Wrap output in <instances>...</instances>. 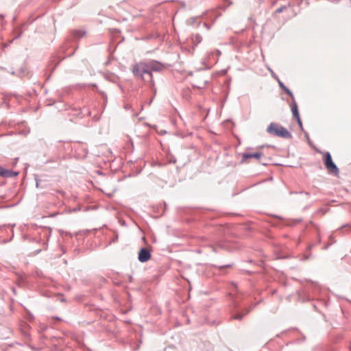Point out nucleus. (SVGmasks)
<instances>
[{"label": "nucleus", "mask_w": 351, "mask_h": 351, "mask_svg": "<svg viewBox=\"0 0 351 351\" xmlns=\"http://www.w3.org/2000/svg\"><path fill=\"white\" fill-rule=\"evenodd\" d=\"M284 90H285L287 94H289V95L291 97L292 99L293 100V93L290 91V90H289V89H288V88L286 87V88H285Z\"/></svg>", "instance_id": "8"}, {"label": "nucleus", "mask_w": 351, "mask_h": 351, "mask_svg": "<svg viewBox=\"0 0 351 351\" xmlns=\"http://www.w3.org/2000/svg\"><path fill=\"white\" fill-rule=\"evenodd\" d=\"M242 315H238L237 316L235 317L236 319H241L242 318Z\"/></svg>", "instance_id": "10"}, {"label": "nucleus", "mask_w": 351, "mask_h": 351, "mask_svg": "<svg viewBox=\"0 0 351 351\" xmlns=\"http://www.w3.org/2000/svg\"><path fill=\"white\" fill-rule=\"evenodd\" d=\"M17 173H14L13 171L5 169H0V176L3 177H12L17 176Z\"/></svg>", "instance_id": "7"}, {"label": "nucleus", "mask_w": 351, "mask_h": 351, "mask_svg": "<svg viewBox=\"0 0 351 351\" xmlns=\"http://www.w3.org/2000/svg\"><path fill=\"white\" fill-rule=\"evenodd\" d=\"M279 84H280V86L283 90L285 89V88H286V86H285L282 82H279Z\"/></svg>", "instance_id": "9"}, {"label": "nucleus", "mask_w": 351, "mask_h": 351, "mask_svg": "<svg viewBox=\"0 0 351 351\" xmlns=\"http://www.w3.org/2000/svg\"><path fill=\"white\" fill-rule=\"evenodd\" d=\"M291 110H292V113H293V117L297 119V121L298 123H299V125L300 126H302V121L300 120V115H299V112H298V106H297V104L294 101L292 106H291Z\"/></svg>", "instance_id": "6"}, {"label": "nucleus", "mask_w": 351, "mask_h": 351, "mask_svg": "<svg viewBox=\"0 0 351 351\" xmlns=\"http://www.w3.org/2000/svg\"><path fill=\"white\" fill-rule=\"evenodd\" d=\"M267 131L270 134L284 138H289L291 137V134L284 127L278 123H271L268 126Z\"/></svg>", "instance_id": "2"}, {"label": "nucleus", "mask_w": 351, "mask_h": 351, "mask_svg": "<svg viewBox=\"0 0 351 351\" xmlns=\"http://www.w3.org/2000/svg\"><path fill=\"white\" fill-rule=\"evenodd\" d=\"M60 193L62 194L63 195V192L62 191H58Z\"/></svg>", "instance_id": "11"}, {"label": "nucleus", "mask_w": 351, "mask_h": 351, "mask_svg": "<svg viewBox=\"0 0 351 351\" xmlns=\"http://www.w3.org/2000/svg\"><path fill=\"white\" fill-rule=\"evenodd\" d=\"M262 156V154L261 152H255V153H247L243 154V160H247L250 158H255L256 160H259Z\"/></svg>", "instance_id": "5"}, {"label": "nucleus", "mask_w": 351, "mask_h": 351, "mask_svg": "<svg viewBox=\"0 0 351 351\" xmlns=\"http://www.w3.org/2000/svg\"><path fill=\"white\" fill-rule=\"evenodd\" d=\"M138 261L141 263L148 261L151 258L150 251L146 248H142L138 252Z\"/></svg>", "instance_id": "4"}, {"label": "nucleus", "mask_w": 351, "mask_h": 351, "mask_svg": "<svg viewBox=\"0 0 351 351\" xmlns=\"http://www.w3.org/2000/svg\"><path fill=\"white\" fill-rule=\"evenodd\" d=\"M160 68V65L156 62L143 63L140 62L135 64L133 66L132 72L135 75L141 76V77L145 80V75H147V77L152 80L151 71H158Z\"/></svg>", "instance_id": "1"}, {"label": "nucleus", "mask_w": 351, "mask_h": 351, "mask_svg": "<svg viewBox=\"0 0 351 351\" xmlns=\"http://www.w3.org/2000/svg\"><path fill=\"white\" fill-rule=\"evenodd\" d=\"M324 163L328 171L330 173L337 175L339 169L336 165L333 162L331 155L327 152L324 155Z\"/></svg>", "instance_id": "3"}]
</instances>
